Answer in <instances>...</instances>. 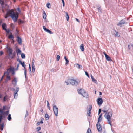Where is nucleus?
Returning a JSON list of instances; mask_svg holds the SVG:
<instances>
[{
	"label": "nucleus",
	"instance_id": "obj_51",
	"mask_svg": "<svg viewBox=\"0 0 133 133\" xmlns=\"http://www.w3.org/2000/svg\"><path fill=\"white\" fill-rule=\"evenodd\" d=\"M17 10L19 12H20V9L19 8H17Z\"/></svg>",
	"mask_w": 133,
	"mask_h": 133
},
{
	"label": "nucleus",
	"instance_id": "obj_28",
	"mask_svg": "<svg viewBox=\"0 0 133 133\" xmlns=\"http://www.w3.org/2000/svg\"><path fill=\"white\" fill-rule=\"evenodd\" d=\"M20 64L22 65V66L24 67V69H25V64L24 63V62H22V61H21L20 63Z\"/></svg>",
	"mask_w": 133,
	"mask_h": 133
},
{
	"label": "nucleus",
	"instance_id": "obj_49",
	"mask_svg": "<svg viewBox=\"0 0 133 133\" xmlns=\"http://www.w3.org/2000/svg\"><path fill=\"white\" fill-rule=\"evenodd\" d=\"M7 78L9 80H10L11 79L10 76H7Z\"/></svg>",
	"mask_w": 133,
	"mask_h": 133
},
{
	"label": "nucleus",
	"instance_id": "obj_3",
	"mask_svg": "<svg viewBox=\"0 0 133 133\" xmlns=\"http://www.w3.org/2000/svg\"><path fill=\"white\" fill-rule=\"evenodd\" d=\"M92 108V105H89L87 107V109L88 111L87 113L88 115L90 116L91 117L90 114H91V110Z\"/></svg>",
	"mask_w": 133,
	"mask_h": 133
},
{
	"label": "nucleus",
	"instance_id": "obj_37",
	"mask_svg": "<svg viewBox=\"0 0 133 133\" xmlns=\"http://www.w3.org/2000/svg\"><path fill=\"white\" fill-rule=\"evenodd\" d=\"M16 52L17 53V54H18V53H21V50H20V49H18L17 50H16Z\"/></svg>",
	"mask_w": 133,
	"mask_h": 133
},
{
	"label": "nucleus",
	"instance_id": "obj_24",
	"mask_svg": "<svg viewBox=\"0 0 133 133\" xmlns=\"http://www.w3.org/2000/svg\"><path fill=\"white\" fill-rule=\"evenodd\" d=\"M32 71L33 72L35 71V66L34 64H32Z\"/></svg>",
	"mask_w": 133,
	"mask_h": 133
},
{
	"label": "nucleus",
	"instance_id": "obj_22",
	"mask_svg": "<svg viewBox=\"0 0 133 133\" xmlns=\"http://www.w3.org/2000/svg\"><path fill=\"white\" fill-rule=\"evenodd\" d=\"M4 127V124L3 123L0 125V129L2 131L3 130Z\"/></svg>",
	"mask_w": 133,
	"mask_h": 133
},
{
	"label": "nucleus",
	"instance_id": "obj_20",
	"mask_svg": "<svg viewBox=\"0 0 133 133\" xmlns=\"http://www.w3.org/2000/svg\"><path fill=\"white\" fill-rule=\"evenodd\" d=\"M2 27L3 30H6V25L5 23H3L2 24Z\"/></svg>",
	"mask_w": 133,
	"mask_h": 133
},
{
	"label": "nucleus",
	"instance_id": "obj_33",
	"mask_svg": "<svg viewBox=\"0 0 133 133\" xmlns=\"http://www.w3.org/2000/svg\"><path fill=\"white\" fill-rule=\"evenodd\" d=\"M8 38L9 39L11 38L12 40L14 38L13 36L12 35H10L9 36Z\"/></svg>",
	"mask_w": 133,
	"mask_h": 133
},
{
	"label": "nucleus",
	"instance_id": "obj_27",
	"mask_svg": "<svg viewBox=\"0 0 133 133\" xmlns=\"http://www.w3.org/2000/svg\"><path fill=\"white\" fill-rule=\"evenodd\" d=\"M45 119L46 120H48L49 119V115L47 114H46L45 115Z\"/></svg>",
	"mask_w": 133,
	"mask_h": 133
},
{
	"label": "nucleus",
	"instance_id": "obj_2",
	"mask_svg": "<svg viewBox=\"0 0 133 133\" xmlns=\"http://www.w3.org/2000/svg\"><path fill=\"white\" fill-rule=\"evenodd\" d=\"M9 15H10L12 18L14 22H15L17 21L18 16V12H16L15 13L14 10L12 9L8 11L7 14L5 16V18H7Z\"/></svg>",
	"mask_w": 133,
	"mask_h": 133
},
{
	"label": "nucleus",
	"instance_id": "obj_47",
	"mask_svg": "<svg viewBox=\"0 0 133 133\" xmlns=\"http://www.w3.org/2000/svg\"><path fill=\"white\" fill-rule=\"evenodd\" d=\"M29 71H30L31 72V68L30 66V65H29Z\"/></svg>",
	"mask_w": 133,
	"mask_h": 133
},
{
	"label": "nucleus",
	"instance_id": "obj_25",
	"mask_svg": "<svg viewBox=\"0 0 133 133\" xmlns=\"http://www.w3.org/2000/svg\"><path fill=\"white\" fill-rule=\"evenodd\" d=\"M116 32L115 34V36H117L118 37H119L120 36V35L119 33L116 30H114Z\"/></svg>",
	"mask_w": 133,
	"mask_h": 133
},
{
	"label": "nucleus",
	"instance_id": "obj_57",
	"mask_svg": "<svg viewBox=\"0 0 133 133\" xmlns=\"http://www.w3.org/2000/svg\"><path fill=\"white\" fill-rule=\"evenodd\" d=\"M6 32H7V33H8L9 32V30H8L6 29V30H5Z\"/></svg>",
	"mask_w": 133,
	"mask_h": 133
},
{
	"label": "nucleus",
	"instance_id": "obj_1",
	"mask_svg": "<svg viewBox=\"0 0 133 133\" xmlns=\"http://www.w3.org/2000/svg\"><path fill=\"white\" fill-rule=\"evenodd\" d=\"M102 111L104 113L105 112V114L104 116L105 118L107 119V122L112 126V124L111 123V117L112 116L113 113L112 110L111 109H109L108 110H103Z\"/></svg>",
	"mask_w": 133,
	"mask_h": 133
},
{
	"label": "nucleus",
	"instance_id": "obj_4",
	"mask_svg": "<svg viewBox=\"0 0 133 133\" xmlns=\"http://www.w3.org/2000/svg\"><path fill=\"white\" fill-rule=\"evenodd\" d=\"M70 83L73 85L77 86L78 82L75 80L74 79H69L68 80Z\"/></svg>",
	"mask_w": 133,
	"mask_h": 133
},
{
	"label": "nucleus",
	"instance_id": "obj_54",
	"mask_svg": "<svg viewBox=\"0 0 133 133\" xmlns=\"http://www.w3.org/2000/svg\"><path fill=\"white\" fill-rule=\"evenodd\" d=\"M19 64H17V68H16V69H17V70H18V67H19Z\"/></svg>",
	"mask_w": 133,
	"mask_h": 133
},
{
	"label": "nucleus",
	"instance_id": "obj_35",
	"mask_svg": "<svg viewBox=\"0 0 133 133\" xmlns=\"http://www.w3.org/2000/svg\"><path fill=\"white\" fill-rule=\"evenodd\" d=\"M46 6L48 8H51L50 4V3H48L46 4Z\"/></svg>",
	"mask_w": 133,
	"mask_h": 133
},
{
	"label": "nucleus",
	"instance_id": "obj_6",
	"mask_svg": "<svg viewBox=\"0 0 133 133\" xmlns=\"http://www.w3.org/2000/svg\"><path fill=\"white\" fill-rule=\"evenodd\" d=\"M53 109L54 114L57 116L58 113V109L56 105H54L53 107Z\"/></svg>",
	"mask_w": 133,
	"mask_h": 133
},
{
	"label": "nucleus",
	"instance_id": "obj_63",
	"mask_svg": "<svg viewBox=\"0 0 133 133\" xmlns=\"http://www.w3.org/2000/svg\"><path fill=\"white\" fill-rule=\"evenodd\" d=\"M28 115V112L27 111H26V115Z\"/></svg>",
	"mask_w": 133,
	"mask_h": 133
},
{
	"label": "nucleus",
	"instance_id": "obj_36",
	"mask_svg": "<svg viewBox=\"0 0 133 133\" xmlns=\"http://www.w3.org/2000/svg\"><path fill=\"white\" fill-rule=\"evenodd\" d=\"M97 10L99 12L102 13L101 9V7H98L97 8Z\"/></svg>",
	"mask_w": 133,
	"mask_h": 133
},
{
	"label": "nucleus",
	"instance_id": "obj_55",
	"mask_svg": "<svg viewBox=\"0 0 133 133\" xmlns=\"http://www.w3.org/2000/svg\"><path fill=\"white\" fill-rule=\"evenodd\" d=\"M6 73L8 75H9V72H8V71L5 72L4 73V74H5Z\"/></svg>",
	"mask_w": 133,
	"mask_h": 133
},
{
	"label": "nucleus",
	"instance_id": "obj_17",
	"mask_svg": "<svg viewBox=\"0 0 133 133\" xmlns=\"http://www.w3.org/2000/svg\"><path fill=\"white\" fill-rule=\"evenodd\" d=\"M75 65L76 68L78 69H82V66L78 64H75Z\"/></svg>",
	"mask_w": 133,
	"mask_h": 133
},
{
	"label": "nucleus",
	"instance_id": "obj_13",
	"mask_svg": "<svg viewBox=\"0 0 133 133\" xmlns=\"http://www.w3.org/2000/svg\"><path fill=\"white\" fill-rule=\"evenodd\" d=\"M17 41L19 44H22V40L21 38L19 36H17Z\"/></svg>",
	"mask_w": 133,
	"mask_h": 133
},
{
	"label": "nucleus",
	"instance_id": "obj_11",
	"mask_svg": "<svg viewBox=\"0 0 133 133\" xmlns=\"http://www.w3.org/2000/svg\"><path fill=\"white\" fill-rule=\"evenodd\" d=\"M17 82L16 79L15 77H14L12 81V84L14 85V86H15L16 85Z\"/></svg>",
	"mask_w": 133,
	"mask_h": 133
},
{
	"label": "nucleus",
	"instance_id": "obj_7",
	"mask_svg": "<svg viewBox=\"0 0 133 133\" xmlns=\"http://www.w3.org/2000/svg\"><path fill=\"white\" fill-rule=\"evenodd\" d=\"M19 90V88L18 87H16V90L14 92V98L16 99L17 97L18 94L17 93L18 92Z\"/></svg>",
	"mask_w": 133,
	"mask_h": 133
},
{
	"label": "nucleus",
	"instance_id": "obj_41",
	"mask_svg": "<svg viewBox=\"0 0 133 133\" xmlns=\"http://www.w3.org/2000/svg\"><path fill=\"white\" fill-rule=\"evenodd\" d=\"M12 54L13 55V56H11L10 57V58H11V59H12L14 57V56H15V52H14Z\"/></svg>",
	"mask_w": 133,
	"mask_h": 133
},
{
	"label": "nucleus",
	"instance_id": "obj_64",
	"mask_svg": "<svg viewBox=\"0 0 133 133\" xmlns=\"http://www.w3.org/2000/svg\"><path fill=\"white\" fill-rule=\"evenodd\" d=\"M91 77L92 79L94 78L91 75Z\"/></svg>",
	"mask_w": 133,
	"mask_h": 133
},
{
	"label": "nucleus",
	"instance_id": "obj_44",
	"mask_svg": "<svg viewBox=\"0 0 133 133\" xmlns=\"http://www.w3.org/2000/svg\"><path fill=\"white\" fill-rule=\"evenodd\" d=\"M36 129H37V131H38L41 129V127H37Z\"/></svg>",
	"mask_w": 133,
	"mask_h": 133
},
{
	"label": "nucleus",
	"instance_id": "obj_10",
	"mask_svg": "<svg viewBox=\"0 0 133 133\" xmlns=\"http://www.w3.org/2000/svg\"><path fill=\"white\" fill-rule=\"evenodd\" d=\"M103 102V100L101 98H99L97 99V103L98 105H101Z\"/></svg>",
	"mask_w": 133,
	"mask_h": 133
},
{
	"label": "nucleus",
	"instance_id": "obj_52",
	"mask_svg": "<svg viewBox=\"0 0 133 133\" xmlns=\"http://www.w3.org/2000/svg\"><path fill=\"white\" fill-rule=\"evenodd\" d=\"M17 61H18L19 63L21 61L18 58H17Z\"/></svg>",
	"mask_w": 133,
	"mask_h": 133
},
{
	"label": "nucleus",
	"instance_id": "obj_15",
	"mask_svg": "<svg viewBox=\"0 0 133 133\" xmlns=\"http://www.w3.org/2000/svg\"><path fill=\"white\" fill-rule=\"evenodd\" d=\"M8 52L9 55H10L12 54V50L11 48H9L8 49Z\"/></svg>",
	"mask_w": 133,
	"mask_h": 133
},
{
	"label": "nucleus",
	"instance_id": "obj_56",
	"mask_svg": "<svg viewBox=\"0 0 133 133\" xmlns=\"http://www.w3.org/2000/svg\"><path fill=\"white\" fill-rule=\"evenodd\" d=\"M40 124V123H39V122H38L37 123V126H38V125H39Z\"/></svg>",
	"mask_w": 133,
	"mask_h": 133
},
{
	"label": "nucleus",
	"instance_id": "obj_61",
	"mask_svg": "<svg viewBox=\"0 0 133 133\" xmlns=\"http://www.w3.org/2000/svg\"><path fill=\"white\" fill-rule=\"evenodd\" d=\"M103 54L105 55V57H106V56H107L108 55L106 54L105 52H103Z\"/></svg>",
	"mask_w": 133,
	"mask_h": 133
},
{
	"label": "nucleus",
	"instance_id": "obj_62",
	"mask_svg": "<svg viewBox=\"0 0 133 133\" xmlns=\"http://www.w3.org/2000/svg\"><path fill=\"white\" fill-rule=\"evenodd\" d=\"M39 122L40 123H41L42 124L43 123V122L42 121V120H41V121H40V122Z\"/></svg>",
	"mask_w": 133,
	"mask_h": 133
},
{
	"label": "nucleus",
	"instance_id": "obj_26",
	"mask_svg": "<svg viewBox=\"0 0 133 133\" xmlns=\"http://www.w3.org/2000/svg\"><path fill=\"white\" fill-rule=\"evenodd\" d=\"M43 18L44 19H45L46 18V13L44 11L43 14Z\"/></svg>",
	"mask_w": 133,
	"mask_h": 133
},
{
	"label": "nucleus",
	"instance_id": "obj_12",
	"mask_svg": "<svg viewBox=\"0 0 133 133\" xmlns=\"http://www.w3.org/2000/svg\"><path fill=\"white\" fill-rule=\"evenodd\" d=\"M82 95L84 97H88V95L87 94V93H86L85 90H84V92H83L82 93Z\"/></svg>",
	"mask_w": 133,
	"mask_h": 133
},
{
	"label": "nucleus",
	"instance_id": "obj_46",
	"mask_svg": "<svg viewBox=\"0 0 133 133\" xmlns=\"http://www.w3.org/2000/svg\"><path fill=\"white\" fill-rule=\"evenodd\" d=\"M85 75H86L87 76H88V77H89V74L88 73L87 71H85Z\"/></svg>",
	"mask_w": 133,
	"mask_h": 133
},
{
	"label": "nucleus",
	"instance_id": "obj_38",
	"mask_svg": "<svg viewBox=\"0 0 133 133\" xmlns=\"http://www.w3.org/2000/svg\"><path fill=\"white\" fill-rule=\"evenodd\" d=\"M24 22L23 21L21 20V19H19L18 20V23L19 24L21 23H23Z\"/></svg>",
	"mask_w": 133,
	"mask_h": 133
},
{
	"label": "nucleus",
	"instance_id": "obj_31",
	"mask_svg": "<svg viewBox=\"0 0 133 133\" xmlns=\"http://www.w3.org/2000/svg\"><path fill=\"white\" fill-rule=\"evenodd\" d=\"M65 14H66V20L67 21H68V20H69V18L68 14V13L66 12L65 13Z\"/></svg>",
	"mask_w": 133,
	"mask_h": 133
},
{
	"label": "nucleus",
	"instance_id": "obj_48",
	"mask_svg": "<svg viewBox=\"0 0 133 133\" xmlns=\"http://www.w3.org/2000/svg\"><path fill=\"white\" fill-rule=\"evenodd\" d=\"M61 0L62 1V2L63 6H64V5H65V3H64V0Z\"/></svg>",
	"mask_w": 133,
	"mask_h": 133
},
{
	"label": "nucleus",
	"instance_id": "obj_23",
	"mask_svg": "<svg viewBox=\"0 0 133 133\" xmlns=\"http://www.w3.org/2000/svg\"><path fill=\"white\" fill-rule=\"evenodd\" d=\"M105 57L106 59L108 61H112V60L111 59V58L108 55L106 56Z\"/></svg>",
	"mask_w": 133,
	"mask_h": 133
},
{
	"label": "nucleus",
	"instance_id": "obj_53",
	"mask_svg": "<svg viewBox=\"0 0 133 133\" xmlns=\"http://www.w3.org/2000/svg\"><path fill=\"white\" fill-rule=\"evenodd\" d=\"M3 54V52L2 51H0V54L1 55Z\"/></svg>",
	"mask_w": 133,
	"mask_h": 133
},
{
	"label": "nucleus",
	"instance_id": "obj_30",
	"mask_svg": "<svg viewBox=\"0 0 133 133\" xmlns=\"http://www.w3.org/2000/svg\"><path fill=\"white\" fill-rule=\"evenodd\" d=\"M64 58L66 61V64H68L69 63V61L67 59L66 56H64Z\"/></svg>",
	"mask_w": 133,
	"mask_h": 133
},
{
	"label": "nucleus",
	"instance_id": "obj_32",
	"mask_svg": "<svg viewBox=\"0 0 133 133\" xmlns=\"http://www.w3.org/2000/svg\"><path fill=\"white\" fill-rule=\"evenodd\" d=\"M21 56L22 58L24 59L25 58V56L24 54L22 53L21 54Z\"/></svg>",
	"mask_w": 133,
	"mask_h": 133
},
{
	"label": "nucleus",
	"instance_id": "obj_42",
	"mask_svg": "<svg viewBox=\"0 0 133 133\" xmlns=\"http://www.w3.org/2000/svg\"><path fill=\"white\" fill-rule=\"evenodd\" d=\"M7 97V95H5L4 97L3 101H6V98Z\"/></svg>",
	"mask_w": 133,
	"mask_h": 133
},
{
	"label": "nucleus",
	"instance_id": "obj_29",
	"mask_svg": "<svg viewBox=\"0 0 133 133\" xmlns=\"http://www.w3.org/2000/svg\"><path fill=\"white\" fill-rule=\"evenodd\" d=\"M7 119L9 121H10L11 119V115L10 114H9L7 117Z\"/></svg>",
	"mask_w": 133,
	"mask_h": 133
},
{
	"label": "nucleus",
	"instance_id": "obj_9",
	"mask_svg": "<svg viewBox=\"0 0 133 133\" xmlns=\"http://www.w3.org/2000/svg\"><path fill=\"white\" fill-rule=\"evenodd\" d=\"M43 29L46 32L50 34H52L53 33L49 29L46 28L45 26H43Z\"/></svg>",
	"mask_w": 133,
	"mask_h": 133
},
{
	"label": "nucleus",
	"instance_id": "obj_58",
	"mask_svg": "<svg viewBox=\"0 0 133 133\" xmlns=\"http://www.w3.org/2000/svg\"><path fill=\"white\" fill-rule=\"evenodd\" d=\"M69 81L68 82H67V81H65V83H66L67 85H68L69 84Z\"/></svg>",
	"mask_w": 133,
	"mask_h": 133
},
{
	"label": "nucleus",
	"instance_id": "obj_14",
	"mask_svg": "<svg viewBox=\"0 0 133 133\" xmlns=\"http://www.w3.org/2000/svg\"><path fill=\"white\" fill-rule=\"evenodd\" d=\"M83 92H84V90L83 89H80L78 90V92L80 94L82 95V94Z\"/></svg>",
	"mask_w": 133,
	"mask_h": 133
},
{
	"label": "nucleus",
	"instance_id": "obj_50",
	"mask_svg": "<svg viewBox=\"0 0 133 133\" xmlns=\"http://www.w3.org/2000/svg\"><path fill=\"white\" fill-rule=\"evenodd\" d=\"M101 111H102V110H101V109H99L98 115L101 112Z\"/></svg>",
	"mask_w": 133,
	"mask_h": 133
},
{
	"label": "nucleus",
	"instance_id": "obj_43",
	"mask_svg": "<svg viewBox=\"0 0 133 133\" xmlns=\"http://www.w3.org/2000/svg\"><path fill=\"white\" fill-rule=\"evenodd\" d=\"M92 79V81L94 82L95 83H96L97 82L96 80H95V79L94 78H93Z\"/></svg>",
	"mask_w": 133,
	"mask_h": 133
},
{
	"label": "nucleus",
	"instance_id": "obj_16",
	"mask_svg": "<svg viewBox=\"0 0 133 133\" xmlns=\"http://www.w3.org/2000/svg\"><path fill=\"white\" fill-rule=\"evenodd\" d=\"M9 70L10 72H12V75H14L15 74V72L14 71V69L13 68H10L9 69L7 70V71Z\"/></svg>",
	"mask_w": 133,
	"mask_h": 133
},
{
	"label": "nucleus",
	"instance_id": "obj_40",
	"mask_svg": "<svg viewBox=\"0 0 133 133\" xmlns=\"http://www.w3.org/2000/svg\"><path fill=\"white\" fill-rule=\"evenodd\" d=\"M24 74L25 76V77L26 78V70H25V69H24Z\"/></svg>",
	"mask_w": 133,
	"mask_h": 133
},
{
	"label": "nucleus",
	"instance_id": "obj_21",
	"mask_svg": "<svg viewBox=\"0 0 133 133\" xmlns=\"http://www.w3.org/2000/svg\"><path fill=\"white\" fill-rule=\"evenodd\" d=\"M102 114H103L102 113L100 115L99 117L98 118V122H99L100 120H102Z\"/></svg>",
	"mask_w": 133,
	"mask_h": 133
},
{
	"label": "nucleus",
	"instance_id": "obj_59",
	"mask_svg": "<svg viewBox=\"0 0 133 133\" xmlns=\"http://www.w3.org/2000/svg\"><path fill=\"white\" fill-rule=\"evenodd\" d=\"M76 20L78 22H79V20L77 18H76Z\"/></svg>",
	"mask_w": 133,
	"mask_h": 133
},
{
	"label": "nucleus",
	"instance_id": "obj_8",
	"mask_svg": "<svg viewBox=\"0 0 133 133\" xmlns=\"http://www.w3.org/2000/svg\"><path fill=\"white\" fill-rule=\"evenodd\" d=\"M125 23V21L123 19L120 21L117 24V25L118 26H122V25L124 24Z\"/></svg>",
	"mask_w": 133,
	"mask_h": 133
},
{
	"label": "nucleus",
	"instance_id": "obj_45",
	"mask_svg": "<svg viewBox=\"0 0 133 133\" xmlns=\"http://www.w3.org/2000/svg\"><path fill=\"white\" fill-rule=\"evenodd\" d=\"M47 107L48 108V109H49L50 110L49 104L48 102V101H47Z\"/></svg>",
	"mask_w": 133,
	"mask_h": 133
},
{
	"label": "nucleus",
	"instance_id": "obj_34",
	"mask_svg": "<svg viewBox=\"0 0 133 133\" xmlns=\"http://www.w3.org/2000/svg\"><path fill=\"white\" fill-rule=\"evenodd\" d=\"M91 129L90 128H88V129L87 130L86 133H91Z\"/></svg>",
	"mask_w": 133,
	"mask_h": 133
},
{
	"label": "nucleus",
	"instance_id": "obj_5",
	"mask_svg": "<svg viewBox=\"0 0 133 133\" xmlns=\"http://www.w3.org/2000/svg\"><path fill=\"white\" fill-rule=\"evenodd\" d=\"M96 125L98 131L99 132H101L102 131V127L99 122H97Z\"/></svg>",
	"mask_w": 133,
	"mask_h": 133
},
{
	"label": "nucleus",
	"instance_id": "obj_19",
	"mask_svg": "<svg viewBox=\"0 0 133 133\" xmlns=\"http://www.w3.org/2000/svg\"><path fill=\"white\" fill-rule=\"evenodd\" d=\"M9 110L7 111H6L5 112H3V113H1V114H2L3 115L7 116L9 114Z\"/></svg>",
	"mask_w": 133,
	"mask_h": 133
},
{
	"label": "nucleus",
	"instance_id": "obj_60",
	"mask_svg": "<svg viewBox=\"0 0 133 133\" xmlns=\"http://www.w3.org/2000/svg\"><path fill=\"white\" fill-rule=\"evenodd\" d=\"M128 48L129 49H130V45H128Z\"/></svg>",
	"mask_w": 133,
	"mask_h": 133
},
{
	"label": "nucleus",
	"instance_id": "obj_18",
	"mask_svg": "<svg viewBox=\"0 0 133 133\" xmlns=\"http://www.w3.org/2000/svg\"><path fill=\"white\" fill-rule=\"evenodd\" d=\"M84 45L83 44H81L80 46V48L82 51H84Z\"/></svg>",
	"mask_w": 133,
	"mask_h": 133
},
{
	"label": "nucleus",
	"instance_id": "obj_39",
	"mask_svg": "<svg viewBox=\"0 0 133 133\" xmlns=\"http://www.w3.org/2000/svg\"><path fill=\"white\" fill-rule=\"evenodd\" d=\"M60 58V56L59 55H57V57H56V59L57 61H59V59Z\"/></svg>",
	"mask_w": 133,
	"mask_h": 133
}]
</instances>
